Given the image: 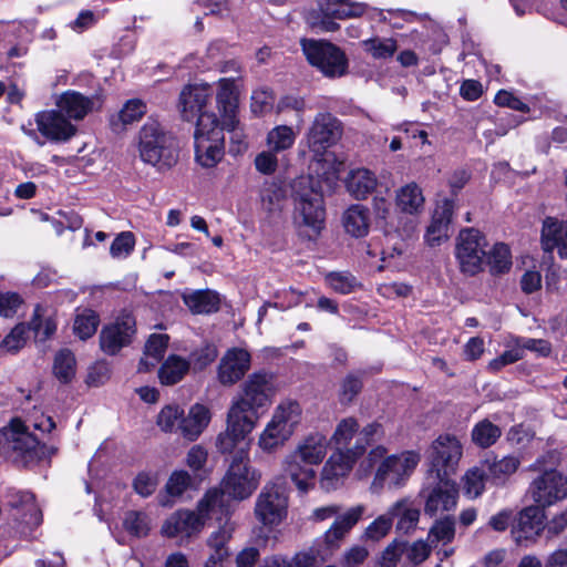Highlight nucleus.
<instances>
[{
  "label": "nucleus",
  "mask_w": 567,
  "mask_h": 567,
  "mask_svg": "<svg viewBox=\"0 0 567 567\" xmlns=\"http://www.w3.org/2000/svg\"><path fill=\"white\" fill-rule=\"evenodd\" d=\"M463 455L460 440L452 434H442L431 444L427 452L429 471L432 477L454 474Z\"/></svg>",
  "instance_id": "f8f14e48"
},
{
  "label": "nucleus",
  "mask_w": 567,
  "mask_h": 567,
  "mask_svg": "<svg viewBox=\"0 0 567 567\" xmlns=\"http://www.w3.org/2000/svg\"><path fill=\"white\" fill-rule=\"evenodd\" d=\"M30 328L40 341L50 339L56 330V323L52 317H45V309L37 305L30 321Z\"/></svg>",
  "instance_id": "a18cd8bd"
},
{
  "label": "nucleus",
  "mask_w": 567,
  "mask_h": 567,
  "mask_svg": "<svg viewBox=\"0 0 567 567\" xmlns=\"http://www.w3.org/2000/svg\"><path fill=\"white\" fill-rule=\"evenodd\" d=\"M486 474L484 470L473 467L463 476V489L467 497L477 498L485 489Z\"/></svg>",
  "instance_id": "603ef678"
},
{
  "label": "nucleus",
  "mask_w": 567,
  "mask_h": 567,
  "mask_svg": "<svg viewBox=\"0 0 567 567\" xmlns=\"http://www.w3.org/2000/svg\"><path fill=\"white\" fill-rule=\"evenodd\" d=\"M545 515L538 506H527L523 508L512 526V537L519 546H528L535 543L545 529Z\"/></svg>",
  "instance_id": "6ab92c4d"
},
{
  "label": "nucleus",
  "mask_w": 567,
  "mask_h": 567,
  "mask_svg": "<svg viewBox=\"0 0 567 567\" xmlns=\"http://www.w3.org/2000/svg\"><path fill=\"white\" fill-rule=\"evenodd\" d=\"M487 468V477L495 485H504L507 480L518 470L520 460L514 455H506L502 458L491 457L484 462Z\"/></svg>",
  "instance_id": "f704fd0d"
},
{
  "label": "nucleus",
  "mask_w": 567,
  "mask_h": 567,
  "mask_svg": "<svg viewBox=\"0 0 567 567\" xmlns=\"http://www.w3.org/2000/svg\"><path fill=\"white\" fill-rule=\"evenodd\" d=\"M99 316L92 310H84L78 315L74 320V333L82 340L91 338L99 326Z\"/></svg>",
  "instance_id": "864d4df0"
},
{
  "label": "nucleus",
  "mask_w": 567,
  "mask_h": 567,
  "mask_svg": "<svg viewBox=\"0 0 567 567\" xmlns=\"http://www.w3.org/2000/svg\"><path fill=\"white\" fill-rule=\"evenodd\" d=\"M391 522L396 519V530L402 534H411L416 529L421 512L410 498H401L388 509Z\"/></svg>",
  "instance_id": "7c9ffc66"
},
{
  "label": "nucleus",
  "mask_w": 567,
  "mask_h": 567,
  "mask_svg": "<svg viewBox=\"0 0 567 567\" xmlns=\"http://www.w3.org/2000/svg\"><path fill=\"white\" fill-rule=\"evenodd\" d=\"M454 208V198L445 197L436 203L432 220L424 235L425 241L430 246H437L449 238V229Z\"/></svg>",
  "instance_id": "b1692460"
},
{
  "label": "nucleus",
  "mask_w": 567,
  "mask_h": 567,
  "mask_svg": "<svg viewBox=\"0 0 567 567\" xmlns=\"http://www.w3.org/2000/svg\"><path fill=\"white\" fill-rule=\"evenodd\" d=\"M392 522L389 513L378 516L372 523L368 525L364 530V537L367 539L378 542L385 537L391 530Z\"/></svg>",
  "instance_id": "680f3d73"
},
{
  "label": "nucleus",
  "mask_w": 567,
  "mask_h": 567,
  "mask_svg": "<svg viewBox=\"0 0 567 567\" xmlns=\"http://www.w3.org/2000/svg\"><path fill=\"white\" fill-rule=\"evenodd\" d=\"M31 330L30 323L17 324L8 336L2 340L1 346L10 352H17L20 350L27 341L28 331Z\"/></svg>",
  "instance_id": "13d9d810"
},
{
  "label": "nucleus",
  "mask_w": 567,
  "mask_h": 567,
  "mask_svg": "<svg viewBox=\"0 0 567 567\" xmlns=\"http://www.w3.org/2000/svg\"><path fill=\"white\" fill-rule=\"evenodd\" d=\"M190 482L192 477L186 471H176L169 476L165 487L171 496H181Z\"/></svg>",
  "instance_id": "338daca9"
},
{
  "label": "nucleus",
  "mask_w": 567,
  "mask_h": 567,
  "mask_svg": "<svg viewBox=\"0 0 567 567\" xmlns=\"http://www.w3.org/2000/svg\"><path fill=\"white\" fill-rule=\"evenodd\" d=\"M540 508L549 507L567 497V477L556 470H548L535 477L527 489Z\"/></svg>",
  "instance_id": "4468645a"
},
{
  "label": "nucleus",
  "mask_w": 567,
  "mask_h": 567,
  "mask_svg": "<svg viewBox=\"0 0 567 567\" xmlns=\"http://www.w3.org/2000/svg\"><path fill=\"white\" fill-rule=\"evenodd\" d=\"M406 548V542L393 540L381 556V567H396Z\"/></svg>",
  "instance_id": "69168bd1"
},
{
  "label": "nucleus",
  "mask_w": 567,
  "mask_h": 567,
  "mask_svg": "<svg viewBox=\"0 0 567 567\" xmlns=\"http://www.w3.org/2000/svg\"><path fill=\"white\" fill-rule=\"evenodd\" d=\"M169 337L167 334H152L146 344L144 357L138 364V371L145 372L154 368L164 357Z\"/></svg>",
  "instance_id": "4c0bfd02"
},
{
  "label": "nucleus",
  "mask_w": 567,
  "mask_h": 567,
  "mask_svg": "<svg viewBox=\"0 0 567 567\" xmlns=\"http://www.w3.org/2000/svg\"><path fill=\"white\" fill-rule=\"evenodd\" d=\"M326 281L342 295L352 292L359 286L357 278L348 271H332L326 276Z\"/></svg>",
  "instance_id": "6e6d98bb"
},
{
  "label": "nucleus",
  "mask_w": 567,
  "mask_h": 567,
  "mask_svg": "<svg viewBox=\"0 0 567 567\" xmlns=\"http://www.w3.org/2000/svg\"><path fill=\"white\" fill-rule=\"evenodd\" d=\"M124 527L131 535L144 537L150 532L148 516L143 512L130 511L125 515Z\"/></svg>",
  "instance_id": "4d7b16f0"
},
{
  "label": "nucleus",
  "mask_w": 567,
  "mask_h": 567,
  "mask_svg": "<svg viewBox=\"0 0 567 567\" xmlns=\"http://www.w3.org/2000/svg\"><path fill=\"white\" fill-rule=\"evenodd\" d=\"M38 131L49 141L66 142L76 134V127L59 111H42L35 115Z\"/></svg>",
  "instance_id": "412c9836"
},
{
  "label": "nucleus",
  "mask_w": 567,
  "mask_h": 567,
  "mask_svg": "<svg viewBox=\"0 0 567 567\" xmlns=\"http://www.w3.org/2000/svg\"><path fill=\"white\" fill-rule=\"evenodd\" d=\"M235 82V78H223L217 82L218 91L216 93V102L218 111L223 116L220 125L225 126L227 131H235L237 124L236 110L238 93Z\"/></svg>",
  "instance_id": "a878e982"
},
{
  "label": "nucleus",
  "mask_w": 567,
  "mask_h": 567,
  "mask_svg": "<svg viewBox=\"0 0 567 567\" xmlns=\"http://www.w3.org/2000/svg\"><path fill=\"white\" fill-rule=\"evenodd\" d=\"M220 519L221 515L218 511H200L199 505L197 512L178 511L172 514L163 524L162 533L167 537H176L178 535L192 536L198 533L207 518Z\"/></svg>",
  "instance_id": "f3484780"
},
{
  "label": "nucleus",
  "mask_w": 567,
  "mask_h": 567,
  "mask_svg": "<svg viewBox=\"0 0 567 567\" xmlns=\"http://www.w3.org/2000/svg\"><path fill=\"white\" fill-rule=\"evenodd\" d=\"M135 319L130 313H123L113 323L104 327L100 333V347L110 355L116 354L122 348L132 342L135 334Z\"/></svg>",
  "instance_id": "a211bd4d"
},
{
  "label": "nucleus",
  "mask_w": 567,
  "mask_h": 567,
  "mask_svg": "<svg viewBox=\"0 0 567 567\" xmlns=\"http://www.w3.org/2000/svg\"><path fill=\"white\" fill-rule=\"evenodd\" d=\"M142 161L165 174L178 163V147L174 136L154 120L147 121L138 133Z\"/></svg>",
  "instance_id": "20e7f679"
},
{
  "label": "nucleus",
  "mask_w": 567,
  "mask_h": 567,
  "mask_svg": "<svg viewBox=\"0 0 567 567\" xmlns=\"http://www.w3.org/2000/svg\"><path fill=\"white\" fill-rule=\"evenodd\" d=\"M135 238L131 231H123L113 240L110 254L113 258H125L134 249Z\"/></svg>",
  "instance_id": "e2e57ef3"
},
{
  "label": "nucleus",
  "mask_w": 567,
  "mask_h": 567,
  "mask_svg": "<svg viewBox=\"0 0 567 567\" xmlns=\"http://www.w3.org/2000/svg\"><path fill=\"white\" fill-rule=\"evenodd\" d=\"M251 355L246 349L231 348L225 352L218 365V381L223 385L237 383L250 369Z\"/></svg>",
  "instance_id": "4be33fe9"
},
{
  "label": "nucleus",
  "mask_w": 567,
  "mask_h": 567,
  "mask_svg": "<svg viewBox=\"0 0 567 567\" xmlns=\"http://www.w3.org/2000/svg\"><path fill=\"white\" fill-rule=\"evenodd\" d=\"M275 377L272 373L258 371L251 373L241 385V396L233 402L230 410L243 416H250L256 423V411L270 404L276 394Z\"/></svg>",
  "instance_id": "6e6552de"
},
{
  "label": "nucleus",
  "mask_w": 567,
  "mask_h": 567,
  "mask_svg": "<svg viewBox=\"0 0 567 567\" xmlns=\"http://www.w3.org/2000/svg\"><path fill=\"white\" fill-rule=\"evenodd\" d=\"M185 306L196 315H208L218 311L219 295L213 290H193L182 295Z\"/></svg>",
  "instance_id": "72a5a7b5"
},
{
  "label": "nucleus",
  "mask_w": 567,
  "mask_h": 567,
  "mask_svg": "<svg viewBox=\"0 0 567 567\" xmlns=\"http://www.w3.org/2000/svg\"><path fill=\"white\" fill-rule=\"evenodd\" d=\"M230 539V532L221 527L214 532L207 539V545L212 553L205 564V567H221L223 561L229 556L227 544Z\"/></svg>",
  "instance_id": "58836bf2"
},
{
  "label": "nucleus",
  "mask_w": 567,
  "mask_h": 567,
  "mask_svg": "<svg viewBox=\"0 0 567 567\" xmlns=\"http://www.w3.org/2000/svg\"><path fill=\"white\" fill-rule=\"evenodd\" d=\"M190 363L178 357L169 355L158 371L162 384L173 385L179 382L189 370Z\"/></svg>",
  "instance_id": "79ce46f5"
},
{
  "label": "nucleus",
  "mask_w": 567,
  "mask_h": 567,
  "mask_svg": "<svg viewBox=\"0 0 567 567\" xmlns=\"http://www.w3.org/2000/svg\"><path fill=\"white\" fill-rule=\"evenodd\" d=\"M295 140L296 134L293 130L287 125H278L267 135V144L269 148L276 153L290 148Z\"/></svg>",
  "instance_id": "8fccbe9b"
},
{
  "label": "nucleus",
  "mask_w": 567,
  "mask_h": 567,
  "mask_svg": "<svg viewBox=\"0 0 567 567\" xmlns=\"http://www.w3.org/2000/svg\"><path fill=\"white\" fill-rule=\"evenodd\" d=\"M56 105L59 111L69 117V121H81L93 111L94 99L69 90L60 95Z\"/></svg>",
  "instance_id": "c756f323"
},
{
  "label": "nucleus",
  "mask_w": 567,
  "mask_h": 567,
  "mask_svg": "<svg viewBox=\"0 0 567 567\" xmlns=\"http://www.w3.org/2000/svg\"><path fill=\"white\" fill-rule=\"evenodd\" d=\"M146 113V105L138 99L128 100L117 114L111 117V126L114 132H121L130 124L140 121Z\"/></svg>",
  "instance_id": "e433bc0d"
},
{
  "label": "nucleus",
  "mask_w": 567,
  "mask_h": 567,
  "mask_svg": "<svg viewBox=\"0 0 567 567\" xmlns=\"http://www.w3.org/2000/svg\"><path fill=\"white\" fill-rule=\"evenodd\" d=\"M342 123L331 113H318L306 133L307 145L318 163H333V174H340L342 162H338L333 153L328 148L334 146L342 137Z\"/></svg>",
  "instance_id": "39448f33"
},
{
  "label": "nucleus",
  "mask_w": 567,
  "mask_h": 567,
  "mask_svg": "<svg viewBox=\"0 0 567 567\" xmlns=\"http://www.w3.org/2000/svg\"><path fill=\"white\" fill-rule=\"evenodd\" d=\"M502 435V430L488 420L478 422L472 430L473 442L483 449L493 445Z\"/></svg>",
  "instance_id": "09e8293b"
},
{
  "label": "nucleus",
  "mask_w": 567,
  "mask_h": 567,
  "mask_svg": "<svg viewBox=\"0 0 567 567\" xmlns=\"http://www.w3.org/2000/svg\"><path fill=\"white\" fill-rule=\"evenodd\" d=\"M404 554H406V558L413 565H420L429 558L431 554V546L423 539L415 540L411 544L406 543Z\"/></svg>",
  "instance_id": "0e129e2a"
},
{
  "label": "nucleus",
  "mask_w": 567,
  "mask_h": 567,
  "mask_svg": "<svg viewBox=\"0 0 567 567\" xmlns=\"http://www.w3.org/2000/svg\"><path fill=\"white\" fill-rule=\"evenodd\" d=\"M488 265L491 272L494 275L508 271L512 266L508 246L505 244H496L488 256Z\"/></svg>",
  "instance_id": "5fc2aeb1"
},
{
  "label": "nucleus",
  "mask_w": 567,
  "mask_h": 567,
  "mask_svg": "<svg viewBox=\"0 0 567 567\" xmlns=\"http://www.w3.org/2000/svg\"><path fill=\"white\" fill-rule=\"evenodd\" d=\"M274 102L275 97L270 90H256L251 95V111L255 114H264L271 110Z\"/></svg>",
  "instance_id": "774afa93"
},
{
  "label": "nucleus",
  "mask_w": 567,
  "mask_h": 567,
  "mask_svg": "<svg viewBox=\"0 0 567 567\" xmlns=\"http://www.w3.org/2000/svg\"><path fill=\"white\" fill-rule=\"evenodd\" d=\"M212 87L208 84L188 85L181 93L182 115L186 121L197 118V122L204 115H216L205 111L210 97Z\"/></svg>",
  "instance_id": "5701e85b"
},
{
  "label": "nucleus",
  "mask_w": 567,
  "mask_h": 567,
  "mask_svg": "<svg viewBox=\"0 0 567 567\" xmlns=\"http://www.w3.org/2000/svg\"><path fill=\"white\" fill-rule=\"evenodd\" d=\"M261 473L249 463L248 449L240 447L221 481V488L209 489L199 501L200 511H218L228 514L226 495L236 501L247 499L259 486Z\"/></svg>",
  "instance_id": "f257e3e1"
},
{
  "label": "nucleus",
  "mask_w": 567,
  "mask_h": 567,
  "mask_svg": "<svg viewBox=\"0 0 567 567\" xmlns=\"http://www.w3.org/2000/svg\"><path fill=\"white\" fill-rule=\"evenodd\" d=\"M365 11V4L351 3L348 0H328L324 12L337 19L360 17Z\"/></svg>",
  "instance_id": "de8ad7c7"
},
{
  "label": "nucleus",
  "mask_w": 567,
  "mask_h": 567,
  "mask_svg": "<svg viewBox=\"0 0 567 567\" xmlns=\"http://www.w3.org/2000/svg\"><path fill=\"white\" fill-rule=\"evenodd\" d=\"M288 497L277 484L267 483L255 504L256 518L265 526L280 524L287 515Z\"/></svg>",
  "instance_id": "2eb2a0df"
},
{
  "label": "nucleus",
  "mask_w": 567,
  "mask_h": 567,
  "mask_svg": "<svg viewBox=\"0 0 567 567\" xmlns=\"http://www.w3.org/2000/svg\"><path fill=\"white\" fill-rule=\"evenodd\" d=\"M420 496L424 501V513L432 517L456 507L458 486L447 476L432 477L431 474H426Z\"/></svg>",
  "instance_id": "9b49d317"
},
{
  "label": "nucleus",
  "mask_w": 567,
  "mask_h": 567,
  "mask_svg": "<svg viewBox=\"0 0 567 567\" xmlns=\"http://www.w3.org/2000/svg\"><path fill=\"white\" fill-rule=\"evenodd\" d=\"M282 471L300 492L307 493L315 487L316 471L313 466L310 463H303V460L293 452L284 458Z\"/></svg>",
  "instance_id": "cd10ccee"
},
{
  "label": "nucleus",
  "mask_w": 567,
  "mask_h": 567,
  "mask_svg": "<svg viewBox=\"0 0 567 567\" xmlns=\"http://www.w3.org/2000/svg\"><path fill=\"white\" fill-rule=\"evenodd\" d=\"M302 51L309 63L328 78L343 76L348 71V59L337 45L312 39L301 40Z\"/></svg>",
  "instance_id": "1a4fd4ad"
},
{
  "label": "nucleus",
  "mask_w": 567,
  "mask_h": 567,
  "mask_svg": "<svg viewBox=\"0 0 567 567\" xmlns=\"http://www.w3.org/2000/svg\"><path fill=\"white\" fill-rule=\"evenodd\" d=\"M3 437L2 449L16 463L27 465L42 455L38 439L19 419L12 420L3 430Z\"/></svg>",
  "instance_id": "9d476101"
},
{
  "label": "nucleus",
  "mask_w": 567,
  "mask_h": 567,
  "mask_svg": "<svg viewBox=\"0 0 567 567\" xmlns=\"http://www.w3.org/2000/svg\"><path fill=\"white\" fill-rule=\"evenodd\" d=\"M302 410L297 401H282L274 410L271 420L259 436L258 445L265 452H272L284 445L295 433L301 421Z\"/></svg>",
  "instance_id": "423d86ee"
},
{
  "label": "nucleus",
  "mask_w": 567,
  "mask_h": 567,
  "mask_svg": "<svg viewBox=\"0 0 567 567\" xmlns=\"http://www.w3.org/2000/svg\"><path fill=\"white\" fill-rule=\"evenodd\" d=\"M384 436L383 426L378 422H372L359 430V436L353 447L362 446V454L364 453L368 445L382 440Z\"/></svg>",
  "instance_id": "052dcab7"
},
{
  "label": "nucleus",
  "mask_w": 567,
  "mask_h": 567,
  "mask_svg": "<svg viewBox=\"0 0 567 567\" xmlns=\"http://www.w3.org/2000/svg\"><path fill=\"white\" fill-rule=\"evenodd\" d=\"M364 513L365 506L363 504H359L349 508L344 514L339 515L322 536L327 548L329 550L338 549L341 542L349 534L352 527L361 519Z\"/></svg>",
  "instance_id": "393cba45"
},
{
  "label": "nucleus",
  "mask_w": 567,
  "mask_h": 567,
  "mask_svg": "<svg viewBox=\"0 0 567 567\" xmlns=\"http://www.w3.org/2000/svg\"><path fill=\"white\" fill-rule=\"evenodd\" d=\"M420 461L421 455L415 451L388 455V450L383 445H378L360 462L358 473L361 476H369L374 472L370 487L374 493L384 487L396 489L406 484Z\"/></svg>",
  "instance_id": "f03ea898"
},
{
  "label": "nucleus",
  "mask_w": 567,
  "mask_h": 567,
  "mask_svg": "<svg viewBox=\"0 0 567 567\" xmlns=\"http://www.w3.org/2000/svg\"><path fill=\"white\" fill-rule=\"evenodd\" d=\"M455 537V518L451 515L436 519L427 534V540L432 544H449Z\"/></svg>",
  "instance_id": "49530a36"
},
{
  "label": "nucleus",
  "mask_w": 567,
  "mask_h": 567,
  "mask_svg": "<svg viewBox=\"0 0 567 567\" xmlns=\"http://www.w3.org/2000/svg\"><path fill=\"white\" fill-rule=\"evenodd\" d=\"M361 455L362 446L332 453L321 472V487L326 491L336 489Z\"/></svg>",
  "instance_id": "dca6fc26"
},
{
  "label": "nucleus",
  "mask_w": 567,
  "mask_h": 567,
  "mask_svg": "<svg viewBox=\"0 0 567 567\" xmlns=\"http://www.w3.org/2000/svg\"><path fill=\"white\" fill-rule=\"evenodd\" d=\"M378 179H346L348 193L357 200L365 199L377 192Z\"/></svg>",
  "instance_id": "bf43d9fd"
},
{
  "label": "nucleus",
  "mask_w": 567,
  "mask_h": 567,
  "mask_svg": "<svg viewBox=\"0 0 567 567\" xmlns=\"http://www.w3.org/2000/svg\"><path fill=\"white\" fill-rule=\"evenodd\" d=\"M293 179H266L260 189L261 207L269 215L280 214Z\"/></svg>",
  "instance_id": "bb28decb"
},
{
  "label": "nucleus",
  "mask_w": 567,
  "mask_h": 567,
  "mask_svg": "<svg viewBox=\"0 0 567 567\" xmlns=\"http://www.w3.org/2000/svg\"><path fill=\"white\" fill-rule=\"evenodd\" d=\"M424 196L415 182H411L396 190V206L404 213L415 214L423 208Z\"/></svg>",
  "instance_id": "ea45409f"
},
{
  "label": "nucleus",
  "mask_w": 567,
  "mask_h": 567,
  "mask_svg": "<svg viewBox=\"0 0 567 567\" xmlns=\"http://www.w3.org/2000/svg\"><path fill=\"white\" fill-rule=\"evenodd\" d=\"M363 47L377 60L390 59L398 50L396 41L392 38H371L363 41Z\"/></svg>",
  "instance_id": "3c124183"
},
{
  "label": "nucleus",
  "mask_w": 567,
  "mask_h": 567,
  "mask_svg": "<svg viewBox=\"0 0 567 567\" xmlns=\"http://www.w3.org/2000/svg\"><path fill=\"white\" fill-rule=\"evenodd\" d=\"M328 442L323 434L311 433L303 437L292 451L303 463L320 464L327 454Z\"/></svg>",
  "instance_id": "473e14b6"
},
{
  "label": "nucleus",
  "mask_w": 567,
  "mask_h": 567,
  "mask_svg": "<svg viewBox=\"0 0 567 567\" xmlns=\"http://www.w3.org/2000/svg\"><path fill=\"white\" fill-rule=\"evenodd\" d=\"M293 225L298 235L317 240L326 227V207L321 179H293Z\"/></svg>",
  "instance_id": "7ed1b4c3"
},
{
  "label": "nucleus",
  "mask_w": 567,
  "mask_h": 567,
  "mask_svg": "<svg viewBox=\"0 0 567 567\" xmlns=\"http://www.w3.org/2000/svg\"><path fill=\"white\" fill-rule=\"evenodd\" d=\"M209 422V409L204 404L196 403L190 406L187 414H183L179 435L189 442L196 441Z\"/></svg>",
  "instance_id": "2f4dec72"
},
{
  "label": "nucleus",
  "mask_w": 567,
  "mask_h": 567,
  "mask_svg": "<svg viewBox=\"0 0 567 567\" xmlns=\"http://www.w3.org/2000/svg\"><path fill=\"white\" fill-rule=\"evenodd\" d=\"M216 115H204L194 132L195 161L205 168L215 167L224 156V131Z\"/></svg>",
  "instance_id": "0eeeda50"
},
{
  "label": "nucleus",
  "mask_w": 567,
  "mask_h": 567,
  "mask_svg": "<svg viewBox=\"0 0 567 567\" xmlns=\"http://www.w3.org/2000/svg\"><path fill=\"white\" fill-rule=\"evenodd\" d=\"M256 423L249 416H243L229 409L227 414V426L217 436L216 446L223 454L234 452L243 443L246 436L254 430Z\"/></svg>",
  "instance_id": "aec40b11"
},
{
  "label": "nucleus",
  "mask_w": 567,
  "mask_h": 567,
  "mask_svg": "<svg viewBox=\"0 0 567 567\" xmlns=\"http://www.w3.org/2000/svg\"><path fill=\"white\" fill-rule=\"evenodd\" d=\"M542 245L545 251L557 248L559 256L567 259V221L547 217L543 224Z\"/></svg>",
  "instance_id": "c85d7f7f"
},
{
  "label": "nucleus",
  "mask_w": 567,
  "mask_h": 567,
  "mask_svg": "<svg viewBox=\"0 0 567 567\" xmlns=\"http://www.w3.org/2000/svg\"><path fill=\"white\" fill-rule=\"evenodd\" d=\"M184 409L177 404L165 405L156 417L157 426L165 433L179 435Z\"/></svg>",
  "instance_id": "c03bdc74"
},
{
  "label": "nucleus",
  "mask_w": 567,
  "mask_h": 567,
  "mask_svg": "<svg viewBox=\"0 0 567 567\" xmlns=\"http://www.w3.org/2000/svg\"><path fill=\"white\" fill-rule=\"evenodd\" d=\"M76 361L69 349L60 350L53 361V374L61 383H69L75 375Z\"/></svg>",
  "instance_id": "37998d69"
},
{
  "label": "nucleus",
  "mask_w": 567,
  "mask_h": 567,
  "mask_svg": "<svg viewBox=\"0 0 567 567\" xmlns=\"http://www.w3.org/2000/svg\"><path fill=\"white\" fill-rule=\"evenodd\" d=\"M342 224L352 237H364L370 227L369 210L361 205H352L343 213Z\"/></svg>",
  "instance_id": "c9c22d12"
},
{
  "label": "nucleus",
  "mask_w": 567,
  "mask_h": 567,
  "mask_svg": "<svg viewBox=\"0 0 567 567\" xmlns=\"http://www.w3.org/2000/svg\"><path fill=\"white\" fill-rule=\"evenodd\" d=\"M486 245L485 237L477 229L467 228L460 233L456 258L462 272L474 276L482 270Z\"/></svg>",
  "instance_id": "ddd939ff"
},
{
  "label": "nucleus",
  "mask_w": 567,
  "mask_h": 567,
  "mask_svg": "<svg viewBox=\"0 0 567 567\" xmlns=\"http://www.w3.org/2000/svg\"><path fill=\"white\" fill-rule=\"evenodd\" d=\"M359 422L355 417H344L337 424L330 442L337 451L352 450L353 446L350 447V443L355 436H359Z\"/></svg>",
  "instance_id": "a19ab883"
}]
</instances>
